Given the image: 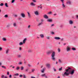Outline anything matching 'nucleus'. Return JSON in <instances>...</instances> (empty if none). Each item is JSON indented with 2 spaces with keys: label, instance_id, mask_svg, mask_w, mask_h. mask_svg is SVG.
<instances>
[{
  "label": "nucleus",
  "instance_id": "f257e3e1",
  "mask_svg": "<svg viewBox=\"0 0 78 78\" xmlns=\"http://www.w3.org/2000/svg\"><path fill=\"white\" fill-rule=\"evenodd\" d=\"M51 53H52L51 55V59L52 61H55V52L53 51H51L47 53V55H50V54H51Z\"/></svg>",
  "mask_w": 78,
  "mask_h": 78
},
{
  "label": "nucleus",
  "instance_id": "f03ea898",
  "mask_svg": "<svg viewBox=\"0 0 78 78\" xmlns=\"http://www.w3.org/2000/svg\"><path fill=\"white\" fill-rule=\"evenodd\" d=\"M75 70L74 69H73L72 70H69V72H68V73H66V74L68 75V76H69L70 74V75H73V74H74Z\"/></svg>",
  "mask_w": 78,
  "mask_h": 78
},
{
  "label": "nucleus",
  "instance_id": "7ed1b4c3",
  "mask_svg": "<svg viewBox=\"0 0 78 78\" xmlns=\"http://www.w3.org/2000/svg\"><path fill=\"white\" fill-rule=\"evenodd\" d=\"M69 72V71L68 69H67L66 70V72L64 73V74H62L63 76L64 77H65L66 76H68V75H67V74H66V73H67V72Z\"/></svg>",
  "mask_w": 78,
  "mask_h": 78
},
{
  "label": "nucleus",
  "instance_id": "20e7f679",
  "mask_svg": "<svg viewBox=\"0 0 78 78\" xmlns=\"http://www.w3.org/2000/svg\"><path fill=\"white\" fill-rule=\"evenodd\" d=\"M45 66L48 69H50V64L46 63Z\"/></svg>",
  "mask_w": 78,
  "mask_h": 78
},
{
  "label": "nucleus",
  "instance_id": "39448f33",
  "mask_svg": "<svg viewBox=\"0 0 78 78\" xmlns=\"http://www.w3.org/2000/svg\"><path fill=\"white\" fill-rule=\"evenodd\" d=\"M66 49L67 51H70V47H69L68 46H67L66 47Z\"/></svg>",
  "mask_w": 78,
  "mask_h": 78
},
{
  "label": "nucleus",
  "instance_id": "423d86ee",
  "mask_svg": "<svg viewBox=\"0 0 78 78\" xmlns=\"http://www.w3.org/2000/svg\"><path fill=\"white\" fill-rule=\"evenodd\" d=\"M67 4H69V5H71V1L70 0L66 2Z\"/></svg>",
  "mask_w": 78,
  "mask_h": 78
},
{
  "label": "nucleus",
  "instance_id": "0eeeda50",
  "mask_svg": "<svg viewBox=\"0 0 78 78\" xmlns=\"http://www.w3.org/2000/svg\"><path fill=\"white\" fill-rule=\"evenodd\" d=\"M34 14H35V15H39V12H38L37 11H36L34 12Z\"/></svg>",
  "mask_w": 78,
  "mask_h": 78
},
{
  "label": "nucleus",
  "instance_id": "6e6552de",
  "mask_svg": "<svg viewBox=\"0 0 78 78\" xmlns=\"http://www.w3.org/2000/svg\"><path fill=\"white\" fill-rule=\"evenodd\" d=\"M21 16L23 18H25V15L23 13H22L21 14Z\"/></svg>",
  "mask_w": 78,
  "mask_h": 78
},
{
  "label": "nucleus",
  "instance_id": "1a4fd4ad",
  "mask_svg": "<svg viewBox=\"0 0 78 78\" xmlns=\"http://www.w3.org/2000/svg\"><path fill=\"white\" fill-rule=\"evenodd\" d=\"M1 78H8V76H4V75H3L1 76Z\"/></svg>",
  "mask_w": 78,
  "mask_h": 78
},
{
  "label": "nucleus",
  "instance_id": "9d476101",
  "mask_svg": "<svg viewBox=\"0 0 78 78\" xmlns=\"http://www.w3.org/2000/svg\"><path fill=\"white\" fill-rule=\"evenodd\" d=\"M45 68H43L42 70H41V72L42 73H44V71H45Z\"/></svg>",
  "mask_w": 78,
  "mask_h": 78
},
{
  "label": "nucleus",
  "instance_id": "9b49d317",
  "mask_svg": "<svg viewBox=\"0 0 78 78\" xmlns=\"http://www.w3.org/2000/svg\"><path fill=\"white\" fill-rule=\"evenodd\" d=\"M47 21H48V22H52V21H53V20L51 19H48L47 20Z\"/></svg>",
  "mask_w": 78,
  "mask_h": 78
},
{
  "label": "nucleus",
  "instance_id": "f8f14e48",
  "mask_svg": "<svg viewBox=\"0 0 78 78\" xmlns=\"http://www.w3.org/2000/svg\"><path fill=\"white\" fill-rule=\"evenodd\" d=\"M30 5H31V6H35V5H36V4H35L33 2H31Z\"/></svg>",
  "mask_w": 78,
  "mask_h": 78
},
{
  "label": "nucleus",
  "instance_id": "ddd939ff",
  "mask_svg": "<svg viewBox=\"0 0 78 78\" xmlns=\"http://www.w3.org/2000/svg\"><path fill=\"white\" fill-rule=\"evenodd\" d=\"M44 18H45V19H48V17L46 15H44Z\"/></svg>",
  "mask_w": 78,
  "mask_h": 78
},
{
  "label": "nucleus",
  "instance_id": "4468645a",
  "mask_svg": "<svg viewBox=\"0 0 78 78\" xmlns=\"http://www.w3.org/2000/svg\"><path fill=\"white\" fill-rule=\"evenodd\" d=\"M55 39L56 40H59V39H60V38L59 37H55Z\"/></svg>",
  "mask_w": 78,
  "mask_h": 78
},
{
  "label": "nucleus",
  "instance_id": "2eb2a0df",
  "mask_svg": "<svg viewBox=\"0 0 78 78\" xmlns=\"http://www.w3.org/2000/svg\"><path fill=\"white\" fill-rule=\"evenodd\" d=\"M27 14L28 17H29V18H30V17H31V15H30V14L28 12H27Z\"/></svg>",
  "mask_w": 78,
  "mask_h": 78
},
{
  "label": "nucleus",
  "instance_id": "dca6fc26",
  "mask_svg": "<svg viewBox=\"0 0 78 78\" xmlns=\"http://www.w3.org/2000/svg\"><path fill=\"white\" fill-rule=\"evenodd\" d=\"M69 24L72 25V24H73V21H72V20H70L69 21Z\"/></svg>",
  "mask_w": 78,
  "mask_h": 78
},
{
  "label": "nucleus",
  "instance_id": "f3484780",
  "mask_svg": "<svg viewBox=\"0 0 78 78\" xmlns=\"http://www.w3.org/2000/svg\"><path fill=\"white\" fill-rule=\"evenodd\" d=\"M26 41H27V38H25L24 39V40L23 41V44H25V43Z\"/></svg>",
  "mask_w": 78,
  "mask_h": 78
},
{
  "label": "nucleus",
  "instance_id": "a211bd4d",
  "mask_svg": "<svg viewBox=\"0 0 78 78\" xmlns=\"http://www.w3.org/2000/svg\"><path fill=\"white\" fill-rule=\"evenodd\" d=\"M42 22L39 23H38V24L37 26H38V27H39V26H41V25H42Z\"/></svg>",
  "mask_w": 78,
  "mask_h": 78
},
{
  "label": "nucleus",
  "instance_id": "6ab92c4d",
  "mask_svg": "<svg viewBox=\"0 0 78 78\" xmlns=\"http://www.w3.org/2000/svg\"><path fill=\"white\" fill-rule=\"evenodd\" d=\"M40 36H41V38H43L44 36V35L43 34H41L40 35Z\"/></svg>",
  "mask_w": 78,
  "mask_h": 78
},
{
  "label": "nucleus",
  "instance_id": "aec40b11",
  "mask_svg": "<svg viewBox=\"0 0 78 78\" xmlns=\"http://www.w3.org/2000/svg\"><path fill=\"white\" fill-rule=\"evenodd\" d=\"M72 50H73V51H75L76 50V49L74 48H72Z\"/></svg>",
  "mask_w": 78,
  "mask_h": 78
},
{
  "label": "nucleus",
  "instance_id": "412c9836",
  "mask_svg": "<svg viewBox=\"0 0 78 78\" xmlns=\"http://www.w3.org/2000/svg\"><path fill=\"white\" fill-rule=\"evenodd\" d=\"M13 26L15 27H16V23H14L13 24Z\"/></svg>",
  "mask_w": 78,
  "mask_h": 78
},
{
  "label": "nucleus",
  "instance_id": "4be33fe9",
  "mask_svg": "<svg viewBox=\"0 0 78 78\" xmlns=\"http://www.w3.org/2000/svg\"><path fill=\"white\" fill-rule=\"evenodd\" d=\"M45 74L44 73L43 74H41V76H42V77H44V76H45Z\"/></svg>",
  "mask_w": 78,
  "mask_h": 78
},
{
  "label": "nucleus",
  "instance_id": "5701e85b",
  "mask_svg": "<svg viewBox=\"0 0 78 78\" xmlns=\"http://www.w3.org/2000/svg\"><path fill=\"white\" fill-rule=\"evenodd\" d=\"M3 5H4V4H3V3H1L0 4V6H3Z\"/></svg>",
  "mask_w": 78,
  "mask_h": 78
},
{
  "label": "nucleus",
  "instance_id": "b1692460",
  "mask_svg": "<svg viewBox=\"0 0 78 78\" xmlns=\"http://www.w3.org/2000/svg\"><path fill=\"white\" fill-rule=\"evenodd\" d=\"M5 6L6 7H8V4H7V3H5Z\"/></svg>",
  "mask_w": 78,
  "mask_h": 78
},
{
  "label": "nucleus",
  "instance_id": "393cba45",
  "mask_svg": "<svg viewBox=\"0 0 78 78\" xmlns=\"http://www.w3.org/2000/svg\"><path fill=\"white\" fill-rule=\"evenodd\" d=\"M23 43H22V42H20V43H19V45H23Z\"/></svg>",
  "mask_w": 78,
  "mask_h": 78
},
{
  "label": "nucleus",
  "instance_id": "a878e982",
  "mask_svg": "<svg viewBox=\"0 0 78 78\" xmlns=\"http://www.w3.org/2000/svg\"><path fill=\"white\" fill-rule=\"evenodd\" d=\"M2 40L3 41H6V39L4 38H2Z\"/></svg>",
  "mask_w": 78,
  "mask_h": 78
},
{
  "label": "nucleus",
  "instance_id": "bb28decb",
  "mask_svg": "<svg viewBox=\"0 0 78 78\" xmlns=\"http://www.w3.org/2000/svg\"><path fill=\"white\" fill-rule=\"evenodd\" d=\"M62 6L63 8H65V6L64 5V2L62 3Z\"/></svg>",
  "mask_w": 78,
  "mask_h": 78
},
{
  "label": "nucleus",
  "instance_id": "cd10ccee",
  "mask_svg": "<svg viewBox=\"0 0 78 78\" xmlns=\"http://www.w3.org/2000/svg\"><path fill=\"white\" fill-rule=\"evenodd\" d=\"M21 70H23V67L21 66Z\"/></svg>",
  "mask_w": 78,
  "mask_h": 78
},
{
  "label": "nucleus",
  "instance_id": "c85d7f7f",
  "mask_svg": "<svg viewBox=\"0 0 78 78\" xmlns=\"http://www.w3.org/2000/svg\"><path fill=\"white\" fill-rule=\"evenodd\" d=\"M6 18L8 17V16L7 15H5L4 16Z\"/></svg>",
  "mask_w": 78,
  "mask_h": 78
},
{
  "label": "nucleus",
  "instance_id": "c756f323",
  "mask_svg": "<svg viewBox=\"0 0 78 78\" xmlns=\"http://www.w3.org/2000/svg\"><path fill=\"white\" fill-rule=\"evenodd\" d=\"M2 68H4V69H6V67L4 66H2Z\"/></svg>",
  "mask_w": 78,
  "mask_h": 78
},
{
  "label": "nucleus",
  "instance_id": "7c9ffc66",
  "mask_svg": "<svg viewBox=\"0 0 78 78\" xmlns=\"http://www.w3.org/2000/svg\"><path fill=\"white\" fill-rule=\"evenodd\" d=\"M18 57L19 58H21V55H18Z\"/></svg>",
  "mask_w": 78,
  "mask_h": 78
},
{
  "label": "nucleus",
  "instance_id": "2f4dec72",
  "mask_svg": "<svg viewBox=\"0 0 78 78\" xmlns=\"http://www.w3.org/2000/svg\"><path fill=\"white\" fill-rule=\"evenodd\" d=\"M62 67H61L59 69H58V70H59V71H61L62 70Z\"/></svg>",
  "mask_w": 78,
  "mask_h": 78
},
{
  "label": "nucleus",
  "instance_id": "473e14b6",
  "mask_svg": "<svg viewBox=\"0 0 78 78\" xmlns=\"http://www.w3.org/2000/svg\"><path fill=\"white\" fill-rule=\"evenodd\" d=\"M10 27V25H8L7 26V28H9Z\"/></svg>",
  "mask_w": 78,
  "mask_h": 78
},
{
  "label": "nucleus",
  "instance_id": "72a5a7b5",
  "mask_svg": "<svg viewBox=\"0 0 78 78\" xmlns=\"http://www.w3.org/2000/svg\"><path fill=\"white\" fill-rule=\"evenodd\" d=\"M23 77L24 78H26V76L25 74H23Z\"/></svg>",
  "mask_w": 78,
  "mask_h": 78
},
{
  "label": "nucleus",
  "instance_id": "f704fd0d",
  "mask_svg": "<svg viewBox=\"0 0 78 78\" xmlns=\"http://www.w3.org/2000/svg\"><path fill=\"white\" fill-rule=\"evenodd\" d=\"M15 76H18L19 75V74L18 73H16L14 75Z\"/></svg>",
  "mask_w": 78,
  "mask_h": 78
},
{
  "label": "nucleus",
  "instance_id": "c9c22d12",
  "mask_svg": "<svg viewBox=\"0 0 78 78\" xmlns=\"http://www.w3.org/2000/svg\"><path fill=\"white\" fill-rule=\"evenodd\" d=\"M22 63L21 62H20L18 64H19V65H21V64H22Z\"/></svg>",
  "mask_w": 78,
  "mask_h": 78
},
{
  "label": "nucleus",
  "instance_id": "e433bc0d",
  "mask_svg": "<svg viewBox=\"0 0 78 78\" xmlns=\"http://www.w3.org/2000/svg\"><path fill=\"white\" fill-rule=\"evenodd\" d=\"M60 51H61V50L59 48H58V52H59H59H60Z\"/></svg>",
  "mask_w": 78,
  "mask_h": 78
},
{
  "label": "nucleus",
  "instance_id": "4c0bfd02",
  "mask_svg": "<svg viewBox=\"0 0 78 78\" xmlns=\"http://www.w3.org/2000/svg\"><path fill=\"white\" fill-rule=\"evenodd\" d=\"M14 2H15V0H12V1L11 3H13Z\"/></svg>",
  "mask_w": 78,
  "mask_h": 78
},
{
  "label": "nucleus",
  "instance_id": "58836bf2",
  "mask_svg": "<svg viewBox=\"0 0 78 78\" xmlns=\"http://www.w3.org/2000/svg\"><path fill=\"white\" fill-rule=\"evenodd\" d=\"M53 69L54 72H56V70L55 69V68H53Z\"/></svg>",
  "mask_w": 78,
  "mask_h": 78
},
{
  "label": "nucleus",
  "instance_id": "ea45409f",
  "mask_svg": "<svg viewBox=\"0 0 78 78\" xmlns=\"http://www.w3.org/2000/svg\"><path fill=\"white\" fill-rule=\"evenodd\" d=\"M16 69L17 70H19V67H17V68H16Z\"/></svg>",
  "mask_w": 78,
  "mask_h": 78
},
{
  "label": "nucleus",
  "instance_id": "a19ab883",
  "mask_svg": "<svg viewBox=\"0 0 78 78\" xmlns=\"http://www.w3.org/2000/svg\"><path fill=\"white\" fill-rule=\"evenodd\" d=\"M51 13H52L51 12H48V14H51Z\"/></svg>",
  "mask_w": 78,
  "mask_h": 78
},
{
  "label": "nucleus",
  "instance_id": "79ce46f5",
  "mask_svg": "<svg viewBox=\"0 0 78 78\" xmlns=\"http://www.w3.org/2000/svg\"><path fill=\"white\" fill-rule=\"evenodd\" d=\"M60 1L62 2V3H64V0H60Z\"/></svg>",
  "mask_w": 78,
  "mask_h": 78
},
{
  "label": "nucleus",
  "instance_id": "37998d69",
  "mask_svg": "<svg viewBox=\"0 0 78 78\" xmlns=\"http://www.w3.org/2000/svg\"><path fill=\"white\" fill-rule=\"evenodd\" d=\"M58 61H59V62L60 63L61 62V60L60 59L58 60Z\"/></svg>",
  "mask_w": 78,
  "mask_h": 78
},
{
  "label": "nucleus",
  "instance_id": "c03bdc74",
  "mask_svg": "<svg viewBox=\"0 0 78 78\" xmlns=\"http://www.w3.org/2000/svg\"><path fill=\"white\" fill-rule=\"evenodd\" d=\"M14 16L15 17H17V15H14Z\"/></svg>",
  "mask_w": 78,
  "mask_h": 78
},
{
  "label": "nucleus",
  "instance_id": "a18cd8bd",
  "mask_svg": "<svg viewBox=\"0 0 78 78\" xmlns=\"http://www.w3.org/2000/svg\"><path fill=\"white\" fill-rule=\"evenodd\" d=\"M8 53V50H7L6 51V53L7 54Z\"/></svg>",
  "mask_w": 78,
  "mask_h": 78
},
{
  "label": "nucleus",
  "instance_id": "49530a36",
  "mask_svg": "<svg viewBox=\"0 0 78 78\" xmlns=\"http://www.w3.org/2000/svg\"><path fill=\"white\" fill-rule=\"evenodd\" d=\"M12 76L11 75H10L9 76V78H11V77Z\"/></svg>",
  "mask_w": 78,
  "mask_h": 78
},
{
  "label": "nucleus",
  "instance_id": "de8ad7c7",
  "mask_svg": "<svg viewBox=\"0 0 78 78\" xmlns=\"http://www.w3.org/2000/svg\"><path fill=\"white\" fill-rule=\"evenodd\" d=\"M33 2H36V1L35 0H33Z\"/></svg>",
  "mask_w": 78,
  "mask_h": 78
},
{
  "label": "nucleus",
  "instance_id": "09e8293b",
  "mask_svg": "<svg viewBox=\"0 0 78 78\" xmlns=\"http://www.w3.org/2000/svg\"><path fill=\"white\" fill-rule=\"evenodd\" d=\"M2 48L0 47V51H2Z\"/></svg>",
  "mask_w": 78,
  "mask_h": 78
},
{
  "label": "nucleus",
  "instance_id": "8fccbe9b",
  "mask_svg": "<svg viewBox=\"0 0 78 78\" xmlns=\"http://www.w3.org/2000/svg\"><path fill=\"white\" fill-rule=\"evenodd\" d=\"M68 70H70V69H71V68H70V67H68Z\"/></svg>",
  "mask_w": 78,
  "mask_h": 78
},
{
  "label": "nucleus",
  "instance_id": "3c124183",
  "mask_svg": "<svg viewBox=\"0 0 78 78\" xmlns=\"http://www.w3.org/2000/svg\"><path fill=\"white\" fill-rule=\"evenodd\" d=\"M22 76H23V75H20V77H22Z\"/></svg>",
  "mask_w": 78,
  "mask_h": 78
},
{
  "label": "nucleus",
  "instance_id": "603ef678",
  "mask_svg": "<svg viewBox=\"0 0 78 78\" xmlns=\"http://www.w3.org/2000/svg\"><path fill=\"white\" fill-rule=\"evenodd\" d=\"M34 69H32V72H34Z\"/></svg>",
  "mask_w": 78,
  "mask_h": 78
},
{
  "label": "nucleus",
  "instance_id": "864d4df0",
  "mask_svg": "<svg viewBox=\"0 0 78 78\" xmlns=\"http://www.w3.org/2000/svg\"><path fill=\"white\" fill-rule=\"evenodd\" d=\"M7 75H9V72H7Z\"/></svg>",
  "mask_w": 78,
  "mask_h": 78
},
{
  "label": "nucleus",
  "instance_id": "5fc2aeb1",
  "mask_svg": "<svg viewBox=\"0 0 78 78\" xmlns=\"http://www.w3.org/2000/svg\"><path fill=\"white\" fill-rule=\"evenodd\" d=\"M30 25L28 26V28H30Z\"/></svg>",
  "mask_w": 78,
  "mask_h": 78
},
{
  "label": "nucleus",
  "instance_id": "6e6d98bb",
  "mask_svg": "<svg viewBox=\"0 0 78 78\" xmlns=\"http://www.w3.org/2000/svg\"><path fill=\"white\" fill-rule=\"evenodd\" d=\"M55 34V33L53 32H51V34Z\"/></svg>",
  "mask_w": 78,
  "mask_h": 78
},
{
  "label": "nucleus",
  "instance_id": "4d7b16f0",
  "mask_svg": "<svg viewBox=\"0 0 78 78\" xmlns=\"http://www.w3.org/2000/svg\"><path fill=\"white\" fill-rule=\"evenodd\" d=\"M19 50H22V48H21V47H20L19 48Z\"/></svg>",
  "mask_w": 78,
  "mask_h": 78
},
{
  "label": "nucleus",
  "instance_id": "13d9d810",
  "mask_svg": "<svg viewBox=\"0 0 78 78\" xmlns=\"http://www.w3.org/2000/svg\"><path fill=\"white\" fill-rule=\"evenodd\" d=\"M28 69H26L25 71H26V72H28Z\"/></svg>",
  "mask_w": 78,
  "mask_h": 78
},
{
  "label": "nucleus",
  "instance_id": "bf43d9fd",
  "mask_svg": "<svg viewBox=\"0 0 78 78\" xmlns=\"http://www.w3.org/2000/svg\"><path fill=\"white\" fill-rule=\"evenodd\" d=\"M31 78H35V77L32 76L31 77Z\"/></svg>",
  "mask_w": 78,
  "mask_h": 78
},
{
  "label": "nucleus",
  "instance_id": "052dcab7",
  "mask_svg": "<svg viewBox=\"0 0 78 78\" xmlns=\"http://www.w3.org/2000/svg\"><path fill=\"white\" fill-rule=\"evenodd\" d=\"M53 26H54V24H52L51 25V27H53Z\"/></svg>",
  "mask_w": 78,
  "mask_h": 78
},
{
  "label": "nucleus",
  "instance_id": "680f3d73",
  "mask_svg": "<svg viewBox=\"0 0 78 78\" xmlns=\"http://www.w3.org/2000/svg\"><path fill=\"white\" fill-rule=\"evenodd\" d=\"M76 17L78 19V15H76Z\"/></svg>",
  "mask_w": 78,
  "mask_h": 78
},
{
  "label": "nucleus",
  "instance_id": "e2e57ef3",
  "mask_svg": "<svg viewBox=\"0 0 78 78\" xmlns=\"http://www.w3.org/2000/svg\"><path fill=\"white\" fill-rule=\"evenodd\" d=\"M44 77H45V78H47V76H46V75H45V76H44Z\"/></svg>",
  "mask_w": 78,
  "mask_h": 78
},
{
  "label": "nucleus",
  "instance_id": "0e129e2a",
  "mask_svg": "<svg viewBox=\"0 0 78 78\" xmlns=\"http://www.w3.org/2000/svg\"><path fill=\"white\" fill-rule=\"evenodd\" d=\"M31 50H29V52H31Z\"/></svg>",
  "mask_w": 78,
  "mask_h": 78
},
{
  "label": "nucleus",
  "instance_id": "69168bd1",
  "mask_svg": "<svg viewBox=\"0 0 78 78\" xmlns=\"http://www.w3.org/2000/svg\"><path fill=\"white\" fill-rule=\"evenodd\" d=\"M64 40V39L63 38H62L61 39V41H63V40Z\"/></svg>",
  "mask_w": 78,
  "mask_h": 78
},
{
  "label": "nucleus",
  "instance_id": "338daca9",
  "mask_svg": "<svg viewBox=\"0 0 78 78\" xmlns=\"http://www.w3.org/2000/svg\"><path fill=\"white\" fill-rule=\"evenodd\" d=\"M41 22H44V20H41Z\"/></svg>",
  "mask_w": 78,
  "mask_h": 78
},
{
  "label": "nucleus",
  "instance_id": "774afa93",
  "mask_svg": "<svg viewBox=\"0 0 78 78\" xmlns=\"http://www.w3.org/2000/svg\"><path fill=\"white\" fill-rule=\"evenodd\" d=\"M56 15H57V14L56 13L54 14V16H56Z\"/></svg>",
  "mask_w": 78,
  "mask_h": 78
}]
</instances>
